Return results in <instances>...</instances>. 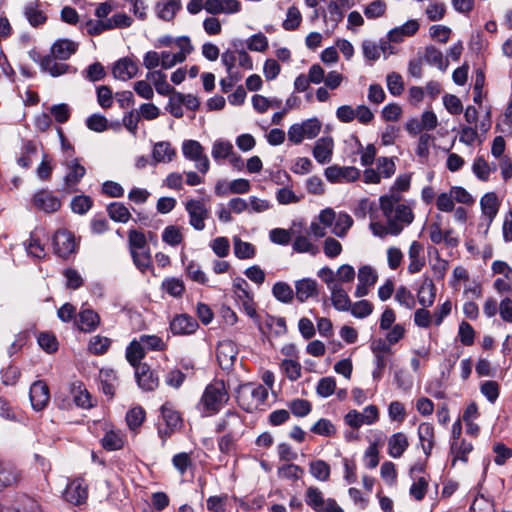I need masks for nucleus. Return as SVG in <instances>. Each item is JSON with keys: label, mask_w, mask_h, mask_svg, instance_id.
<instances>
[{"label": "nucleus", "mask_w": 512, "mask_h": 512, "mask_svg": "<svg viewBox=\"0 0 512 512\" xmlns=\"http://www.w3.org/2000/svg\"><path fill=\"white\" fill-rule=\"evenodd\" d=\"M499 206L500 202L494 192H488L482 196L480 200V207L482 215L487 221L484 231L485 233L488 232L493 220L495 219L499 210Z\"/></svg>", "instance_id": "nucleus-15"}, {"label": "nucleus", "mask_w": 512, "mask_h": 512, "mask_svg": "<svg viewBox=\"0 0 512 512\" xmlns=\"http://www.w3.org/2000/svg\"><path fill=\"white\" fill-rule=\"evenodd\" d=\"M353 219L346 213H341L336 219L332 232L338 237H344L351 228Z\"/></svg>", "instance_id": "nucleus-61"}, {"label": "nucleus", "mask_w": 512, "mask_h": 512, "mask_svg": "<svg viewBox=\"0 0 512 512\" xmlns=\"http://www.w3.org/2000/svg\"><path fill=\"white\" fill-rule=\"evenodd\" d=\"M185 210L189 216V224L197 231L205 229V221L210 211L202 200L190 199L185 203Z\"/></svg>", "instance_id": "nucleus-6"}, {"label": "nucleus", "mask_w": 512, "mask_h": 512, "mask_svg": "<svg viewBox=\"0 0 512 512\" xmlns=\"http://www.w3.org/2000/svg\"><path fill=\"white\" fill-rule=\"evenodd\" d=\"M74 403L80 408L92 407L91 397L89 392L85 389L82 382H74L71 387Z\"/></svg>", "instance_id": "nucleus-36"}, {"label": "nucleus", "mask_w": 512, "mask_h": 512, "mask_svg": "<svg viewBox=\"0 0 512 512\" xmlns=\"http://www.w3.org/2000/svg\"><path fill=\"white\" fill-rule=\"evenodd\" d=\"M181 8V0H160L155 6L158 18L168 22L174 19L176 13Z\"/></svg>", "instance_id": "nucleus-26"}, {"label": "nucleus", "mask_w": 512, "mask_h": 512, "mask_svg": "<svg viewBox=\"0 0 512 512\" xmlns=\"http://www.w3.org/2000/svg\"><path fill=\"white\" fill-rule=\"evenodd\" d=\"M335 390L336 380L331 376L321 378L316 386V393L322 398L331 396L333 393H335Z\"/></svg>", "instance_id": "nucleus-56"}, {"label": "nucleus", "mask_w": 512, "mask_h": 512, "mask_svg": "<svg viewBox=\"0 0 512 512\" xmlns=\"http://www.w3.org/2000/svg\"><path fill=\"white\" fill-rule=\"evenodd\" d=\"M244 423L239 413L234 410H228L221 417L215 427L217 433H231L234 435L243 434Z\"/></svg>", "instance_id": "nucleus-7"}, {"label": "nucleus", "mask_w": 512, "mask_h": 512, "mask_svg": "<svg viewBox=\"0 0 512 512\" xmlns=\"http://www.w3.org/2000/svg\"><path fill=\"white\" fill-rule=\"evenodd\" d=\"M146 78L153 81L155 89L160 95L166 96L174 91V88L167 82L166 74L160 70L149 71Z\"/></svg>", "instance_id": "nucleus-33"}, {"label": "nucleus", "mask_w": 512, "mask_h": 512, "mask_svg": "<svg viewBox=\"0 0 512 512\" xmlns=\"http://www.w3.org/2000/svg\"><path fill=\"white\" fill-rule=\"evenodd\" d=\"M99 380L103 393L109 398H112L116 388V372L112 369H101L99 372Z\"/></svg>", "instance_id": "nucleus-32"}, {"label": "nucleus", "mask_w": 512, "mask_h": 512, "mask_svg": "<svg viewBox=\"0 0 512 512\" xmlns=\"http://www.w3.org/2000/svg\"><path fill=\"white\" fill-rule=\"evenodd\" d=\"M473 450V446L471 443L462 440L460 443L458 441H452L451 443V454L454 456L452 465L455 464L457 460H461L463 462H467V455Z\"/></svg>", "instance_id": "nucleus-46"}, {"label": "nucleus", "mask_w": 512, "mask_h": 512, "mask_svg": "<svg viewBox=\"0 0 512 512\" xmlns=\"http://www.w3.org/2000/svg\"><path fill=\"white\" fill-rule=\"evenodd\" d=\"M324 22L331 26L334 30L337 25L343 20L344 12L340 5L335 1H330L327 5V11L322 14Z\"/></svg>", "instance_id": "nucleus-34"}, {"label": "nucleus", "mask_w": 512, "mask_h": 512, "mask_svg": "<svg viewBox=\"0 0 512 512\" xmlns=\"http://www.w3.org/2000/svg\"><path fill=\"white\" fill-rule=\"evenodd\" d=\"M24 15L30 25L33 27H38L42 24H44L47 20L46 15L38 9V4L35 3H28L24 8Z\"/></svg>", "instance_id": "nucleus-40"}, {"label": "nucleus", "mask_w": 512, "mask_h": 512, "mask_svg": "<svg viewBox=\"0 0 512 512\" xmlns=\"http://www.w3.org/2000/svg\"><path fill=\"white\" fill-rule=\"evenodd\" d=\"M302 21V15L296 6L288 8L286 18L282 23V27L286 31H293L297 29Z\"/></svg>", "instance_id": "nucleus-53"}, {"label": "nucleus", "mask_w": 512, "mask_h": 512, "mask_svg": "<svg viewBox=\"0 0 512 512\" xmlns=\"http://www.w3.org/2000/svg\"><path fill=\"white\" fill-rule=\"evenodd\" d=\"M229 400V393L223 380H214L206 386L197 404L203 417H211L220 412Z\"/></svg>", "instance_id": "nucleus-2"}, {"label": "nucleus", "mask_w": 512, "mask_h": 512, "mask_svg": "<svg viewBox=\"0 0 512 512\" xmlns=\"http://www.w3.org/2000/svg\"><path fill=\"white\" fill-rule=\"evenodd\" d=\"M233 152V145L227 140H217L212 146V157L215 161L226 159Z\"/></svg>", "instance_id": "nucleus-49"}, {"label": "nucleus", "mask_w": 512, "mask_h": 512, "mask_svg": "<svg viewBox=\"0 0 512 512\" xmlns=\"http://www.w3.org/2000/svg\"><path fill=\"white\" fill-rule=\"evenodd\" d=\"M93 205L92 199L87 195H78L71 200V209L74 213L83 215L87 213Z\"/></svg>", "instance_id": "nucleus-59"}, {"label": "nucleus", "mask_w": 512, "mask_h": 512, "mask_svg": "<svg viewBox=\"0 0 512 512\" xmlns=\"http://www.w3.org/2000/svg\"><path fill=\"white\" fill-rule=\"evenodd\" d=\"M425 61L438 67L440 70H445L448 66L447 61L444 60L442 52L434 46H427L424 55Z\"/></svg>", "instance_id": "nucleus-47"}, {"label": "nucleus", "mask_w": 512, "mask_h": 512, "mask_svg": "<svg viewBox=\"0 0 512 512\" xmlns=\"http://www.w3.org/2000/svg\"><path fill=\"white\" fill-rule=\"evenodd\" d=\"M322 124L317 118H310L302 123H295L288 129V139L294 144H300L305 138L313 139L321 131Z\"/></svg>", "instance_id": "nucleus-5"}, {"label": "nucleus", "mask_w": 512, "mask_h": 512, "mask_svg": "<svg viewBox=\"0 0 512 512\" xmlns=\"http://www.w3.org/2000/svg\"><path fill=\"white\" fill-rule=\"evenodd\" d=\"M418 437L424 454L426 457H429L435 444L433 425L430 423H421L418 427Z\"/></svg>", "instance_id": "nucleus-28"}, {"label": "nucleus", "mask_w": 512, "mask_h": 512, "mask_svg": "<svg viewBox=\"0 0 512 512\" xmlns=\"http://www.w3.org/2000/svg\"><path fill=\"white\" fill-rule=\"evenodd\" d=\"M293 251L297 253H309L315 256L319 253V247L313 244L310 239L306 236H297L292 243Z\"/></svg>", "instance_id": "nucleus-44"}, {"label": "nucleus", "mask_w": 512, "mask_h": 512, "mask_svg": "<svg viewBox=\"0 0 512 512\" xmlns=\"http://www.w3.org/2000/svg\"><path fill=\"white\" fill-rule=\"evenodd\" d=\"M329 291L331 293L332 305L337 311L350 310L351 300L349 298L348 293L340 284L338 286H333V288L330 289Z\"/></svg>", "instance_id": "nucleus-31"}, {"label": "nucleus", "mask_w": 512, "mask_h": 512, "mask_svg": "<svg viewBox=\"0 0 512 512\" xmlns=\"http://www.w3.org/2000/svg\"><path fill=\"white\" fill-rule=\"evenodd\" d=\"M236 345L230 341H222L217 347V361L223 370H229L237 359Z\"/></svg>", "instance_id": "nucleus-16"}, {"label": "nucleus", "mask_w": 512, "mask_h": 512, "mask_svg": "<svg viewBox=\"0 0 512 512\" xmlns=\"http://www.w3.org/2000/svg\"><path fill=\"white\" fill-rule=\"evenodd\" d=\"M358 283L373 287L378 279L377 271L370 265L361 266L358 270Z\"/></svg>", "instance_id": "nucleus-51"}, {"label": "nucleus", "mask_w": 512, "mask_h": 512, "mask_svg": "<svg viewBox=\"0 0 512 512\" xmlns=\"http://www.w3.org/2000/svg\"><path fill=\"white\" fill-rule=\"evenodd\" d=\"M128 247L134 265L141 272H145L152 267L150 248L143 232L130 229L128 231Z\"/></svg>", "instance_id": "nucleus-3"}, {"label": "nucleus", "mask_w": 512, "mask_h": 512, "mask_svg": "<svg viewBox=\"0 0 512 512\" xmlns=\"http://www.w3.org/2000/svg\"><path fill=\"white\" fill-rule=\"evenodd\" d=\"M319 294L318 283L311 278H303L295 282L296 299L303 303L309 298L317 297Z\"/></svg>", "instance_id": "nucleus-20"}, {"label": "nucleus", "mask_w": 512, "mask_h": 512, "mask_svg": "<svg viewBox=\"0 0 512 512\" xmlns=\"http://www.w3.org/2000/svg\"><path fill=\"white\" fill-rule=\"evenodd\" d=\"M349 311L354 317L363 319L373 312V305L368 300H360L355 303L351 302Z\"/></svg>", "instance_id": "nucleus-64"}, {"label": "nucleus", "mask_w": 512, "mask_h": 512, "mask_svg": "<svg viewBox=\"0 0 512 512\" xmlns=\"http://www.w3.org/2000/svg\"><path fill=\"white\" fill-rule=\"evenodd\" d=\"M387 6L383 0H374L365 6L363 13L368 19H376L383 16Z\"/></svg>", "instance_id": "nucleus-60"}, {"label": "nucleus", "mask_w": 512, "mask_h": 512, "mask_svg": "<svg viewBox=\"0 0 512 512\" xmlns=\"http://www.w3.org/2000/svg\"><path fill=\"white\" fill-rule=\"evenodd\" d=\"M162 289L170 296L180 298L185 292V285L179 278L168 277L163 280Z\"/></svg>", "instance_id": "nucleus-43"}, {"label": "nucleus", "mask_w": 512, "mask_h": 512, "mask_svg": "<svg viewBox=\"0 0 512 512\" xmlns=\"http://www.w3.org/2000/svg\"><path fill=\"white\" fill-rule=\"evenodd\" d=\"M29 396L33 409L41 411L50 400L48 385L42 380L35 381L30 387Z\"/></svg>", "instance_id": "nucleus-13"}, {"label": "nucleus", "mask_w": 512, "mask_h": 512, "mask_svg": "<svg viewBox=\"0 0 512 512\" xmlns=\"http://www.w3.org/2000/svg\"><path fill=\"white\" fill-rule=\"evenodd\" d=\"M100 323L99 315L90 308H82L79 312L78 320L76 324L78 328L83 332L94 331Z\"/></svg>", "instance_id": "nucleus-27"}, {"label": "nucleus", "mask_w": 512, "mask_h": 512, "mask_svg": "<svg viewBox=\"0 0 512 512\" xmlns=\"http://www.w3.org/2000/svg\"><path fill=\"white\" fill-rule=\"evenodd\" d=\"M281 369L291 381H296L301 377V364L292 359H284L281 362Z\"/></svg>", "instance_id": "nucleus-58"}, {"label": "nucleus", "mask_w": 512, "mask_h": 512, "mask_svg": "<svg viewBox=\"0 0 512 512\" xmlns=\"http://www.w3.org/2000/svg\"><path fill=\"white\" fill-rule=\"evenodd\" d=\"M408 447L409 441L403 432L394 433L388 439V454L392 458H400Z\"/></svg>", "instance_id": "nucleus-29"}, {"label": "nucleus", "mask_w": 512, "mask_h": 512, "mask_svg": "<svg viewBox=\"0 0 512 512\" xmlns=\"http://www.w3.org/2000/svg\"><path fill=\"white\" fill-rule=\"evenodd\" d=\"M111 340L105 336L96 335L89 341L88 349L94 355H102L107 352Z\"/></svg>", "instance_id": "nucleus-54"}, {"label": "nucleus", "mask_w": 512, "mask_h": 512, "mask_svg": "<svg viewBox=\"0 0 512 512\" xmlns=\"http://www.w3.org/2000/svg\"><path fill=\"white\" fill-rule=\"evenodd\" d=\"M305 501L314 511L320 512L326 502L321 490L317 487L310 486L305 493Z\"/></svg>", "instance_id": "nucleus-41"}, {"label": "nucleus", "mask_w": 512, "mask_h": 512, "mask_svg": "<svg viewBox=\"0 0 512 512\" xmlns=\"http://www.w3.org/2000/svg\"><path fill=\"white\" fill-rule=\"evenodd\" d=\"M234 254L239 259H251L256 254V249L253 244L242 241L239 237H234Z\"/></svg>", "instance_id": "nucleus-45"}, {"label": "nucleus", "mask_w": 512, "mask_h": 512, "mask_svg": "<svg viewBox=\"0 0 512 512\" xmlns=\"http://www.w3.org/2000/svg\"><path fill=\"white\" fill-rule=\"evenodd\" d=\"M33 204L37 209L46 213L56 212L61 207V201L51 191L41 190L33 196Z\"/></svg>", "instance_id": "nucleus-17"}, {"label": "nucleus", "mask_w": 512, "mask_h": 512, "mask_svg": "<svg viewBox=\"0 0 512 512\" xmlns=\"http://www.w3.org/2000/svg\"><path fill=\"white\" fill-rule=\"evenodd\" d=\"M160 411L162 420L167 427H171L172 429L176 430L181 428L182 418L180 416V413L174 408L172 403H164L161 406Z\"/></svg>", "instance_id": "nucleus-30"}, {"label": "nucleus", "mask_w": 512, "mask_h": 512, "mask_svg": "<svg viewBox=\"0 0 512 512\" xmlns=\"http://www.w3.org/2000/svg\"><path fill=\"white\" fill-rule=\"evenodd\" d=\"M32 59L39 63L40 68L43 72L50 74L52 77H59L66 73H69L71 70V66L69 64L63 62H57V58H54L52 55H46L43 57H32Z\"/></svg>", "instance_id": "nucleus-14"}, {"label": "nucleus", "mask_w": 512, "mask_h": 512, "mask_svg": "<svg viewBox=\"0 0 512 512\" xmlns=\"http://www.w3.org/2000/svg\"><path fill=\"white\" fill-rule=\"evenodd\" d=\"M185 270H186L187 276L192 281L197 282L199 284H203V285L207 284L208 278L198 263H196L194 261H190L187 264Z\"/></svg>", "instance_id": "nucleus-63"}, {"label": "nucleus", "mask_w": 512, "mask_h": 512, "mask_svg": "<svg viewBox=\"0 0 512 512\" xmlns=\"http://www.w3.org/2000/svg\"><path fill=\"white\" fill-rule=\"evenodd\" d=\"M172 464L179 474L183 476L192 467L193 462L188 453L181 452L172 457Z\"/></svg>", "instance_id": "nucleus-62"}, {"label": "nucleus", "mask_w": 512, "mask_h": 512, "mask_svg": "<svg viewBox=\"0 0 512 512\" xmlns=\"http://www.w3.org/2000/svg\"><path fill=\"white\" fill-rule=\"evenodd\" d=\"M144 419L145 410L140 406L131 408L126 414V422L131 430L138 429L142 425Z\"/></svg>", "instance_id": "nucleus-55"}, {"label": "nucleus", "mask_w": 512, "mask_h": 512, "mask_svg": "<svg viewBox=\"0 0 512 512\" xmlns=\"http://www.w3.org/2000/svg\"><path fill=\"white\" fill-rule=\"evenodd\" d=\"M21 480V471L9 462L0 461V490L12 487Z\"/></svg>", "instance_id": "nucleus-22"}, {"label": "nucleus", "mask_w": 512, "mask_h": 512, "mask_svg": "<svg viewBox=\"0 0 512 512\" xmlns=\"http://www.w3.org/2000/svg\"><path fill=\"white\" fill-rule=\"evenodd\" d=\"M124 435L120 431L111 430L102 439V446L108 451H115L123 448Z\"/></svg>", "instance_id": "nucleus-42"}, {"label": "nucleus", "mask_w": 512, "mask_h": 512, "mask_svg": "<svg viewBox=\"0 0 512 512\" xmlns=\"http://www.w3.org/2000/svg\"><path fill=\"white\" fill-rule=\"evenodd\" d=\"M182 152L185 158L195 161L204 154V149L196 140H185L182 144Z\"/></svg>", "instance_id": "nucleus-48"}, {"label": "nucleus", "mask_w": 512, "mask_h": 512, "mask_svg": "<svg viewBox=\"0 0 512 512\" xmlns=\"http://www.w3.org/2000/svg\"><path fill=\"white\" fill-rule=\"evenodd\" d=\"M65 166L67 168V173L64 177V190L67 192H76V186L79 184L81 179L86 174V169L84 166L80 164L78 158L71 159L66 161Z\"/></svg>", "instance_id": "nucleus-10"}, {"label": "nucleus", "mask_w": 512, "mask_h": 512, "mask_svg": "<svg viewBox=\"0 0 512 512\" xmlns=\"http://www.w3.org/2000/svg\"><path fill=\"white\" fill-rule=\"evenodd\" d=\"M273 296L280 302L289 304L293 301L295 292L292 287L283 281L276 282L272 287Z\"/></svg>", "instance_id": "nucleus-38"}, {"label": "nucleus", "mask_w": 512, "mask_h": 512, "mask_svg": "<svg viewBox=\"0 0 512 512\" xmlns=\"http://www.w3.org/2000/svg\"><path fill=\"white\" fill-rule=\"evenodd\" d=\"M37 153L36 144L31 141H25L22 147L21 156L17 159L19 166L29 168L32 164V156Z\"/></svg>", "instance_id": "nucleus-50"}, {"label": "nucleus", "mask_w": 512, "mask_h": 512, "mask_svg": "<svg viewBox=\"0 0 512 512\" xmlns=\"http://www.w3.org/2000/svg\"><path fill=\"white\" fill-rule=\"evenodd\" d=\"M64 499L74 505L84 503L88 497L87 485L81 478L70 481L63 493Z\"/></svg>", "instance_id": "nucleus-11"}, {"label": "nucleus", "mask_w": 512, "mask_h": 512, "mask_svg": "<svg viewBox=\"0 0 512 512\" xmlns=\"http://www.w3.org/2000/svg\"><path fill=\"white\" fill-rule=\"evenodd\" d=\"M310 473L319 481H327L330 476V466L323 460L312 461L309 465Z\"/></svg>", "instance_id": "nucleus-52"}, {"label": "nucleus", "mask_w": 512, "mask_h": 512, "mask_svg": "<svg viewBox=\"0 0 512 512\" xmlns=\"http://www.w3.org/2000/svg\"><path fill=\"white\" fill-rule=\"evenodd\" d=\"M54 252L59 257L66 259L76 250L74 235L67 230H58L53 236Z\"/></svg>", "instance_id": "nucleus-8"}, {"label": "nucleus", "mask_w": 512, "mask_h": 512, "mask_svg": "<svg viewBox=\"0 0 512 512\" xmlns=\"http://www.w3.org/2000/svg\"><path fill=\"white\" fill-rule=\"evenodd\" d=\"M170 331L173 335H190L199 327L197 320L188 314L176 315L170 321Z\"/></svg>", "instance_id": "nucleus-12"}, {"label": "nucleus", "mask_w": 512, "mask_h": 512, "mask_svg": "<svg viewBox=\"0 0 512 512\" xmlns=\"http://www.w3.org/2000/svg\"><path fill=\"white\" fill-rule=\"evenodd\" d=\"M334 141L330 136L319 138L312 150L313 157L320 164L331 162L333 155Z\"/></svg>", "instance_id": "nucleus-18"}, {"label": "nucleus", "mask_w": 512, "mask_h": 512, "mask_svg": "<svg viewBox=\"0 0 512 512\" xmlns=\"http://www.w3.org/2000/svg\"><path fill=\"white\" fill-rule=\"evenodd\" d=\"M175 153L170 142L161 141L154 145L152 155L156 162H170L175 156Z\"/></svg>", "instance_id": "nucleus-37"}, {"label": "nucleus", "mask_w": 512, "mask_h": 512, "mask_svg": "<svg viewBox=\"0 0 512 512\" xmlns=\"http://www.w3.org/2000/svg\"><path fill=\"white\" fill-rule=\"evenodd\" d=\"M135 377L138 385L143 390L152 391L158 386V377L154 375L146 363L135 369Z\"/></svg>", "instance_id": "nucleus-24"}, {"label": "nucleus", "mask_w": 512, "mask_h": 512, "mask_svg": "<svg viewBox=\"0 0 512 512\" xmlns=\"http://www.w3.org/2000/svg\"><path fill=\"white\" fill-rule=\"evenodd\" d=\"M162 240L171 246L181 244L183 241V235L180 228L175 225L167 226L162 233Z\"/></svg>", "instance_id": "nucleus-57"}, {"label": "nucleus", "mask_w": 512, "mask_h": 512, "mask_svg": "<svg viewBox=\"0 0 512 512\" xmlns=\"http://www.w3.org/2000/svg\"><path fill=\"white\" fill-rule=\"evenodd\" d=\"M107 213L109 217L120 223H127L131 218L130 211L128 208L120 202H113L107 206Z\"/></svg>", "instance_id": "nucleus-39"}, {"label": "nucleus", "mask_w": 512, "mask_h": 512, "mask_svg": "<svg viewBox=\"0 0 512 512\" xmlns=\"http://www.w3.org/2000/svg\"><path fill=\"white\" fill-rule=\"evenodd\" d=\"M79 44L70 39H58L51 47V55L60 61L68 60L78 50Z\"/></svg>", "instance_id": "nucleus-21"}, {"label": "nucleus", "mask_w": 512, "mask_h": 512, "mask_svg": "<svg viewBox=\"0 0 512 512\" xmlns=\"http://www.w3.org/2000/svg\"><path fill=\"white\" fill-rule=\"evenodd\" d=\"M112 73L116 79L126 81L137 75L138 66L132 59L124 57L114 64Z\"/></svg>", "instance_id": "nucleus-19"}, {"label": "nucleus", "mask_w": 512, "mask_h": 512, "mask_svg": "<svg viewBox=\"0 0 512 512\" xmlns=\"http://www.w3.org/2000/svg\"><path fill=\"white\" fill-rule=\"evenodd\" d=\"M268 397V390L260 385L246 383L237 390V402L242 409L252 412L263 405Z\"/></svg>", "instance_id": "nucleus-4"}, {"label": "nucleus", "mask_w": 512, "mask_h": 512, "mask_svg": "<svg viewBox=\"0 0 512 512\" xmlns=\"http://www.w3.org/2000/svg\"><path fill=\"white\" fill-rule=\"evenodd\" d=\"M436 287L433 280L425 276L417 292L418 303L422 307H431L435 301Z\"/></svg>", "instance_id": "nucleus-25"}, {"label": "nucleus", "mask_w": 512, "mask_h": 512, "mask_svg": "<svg viewBox=\"0 0 512 512\" xmlns=\"http://www.w3.org/2000/svg\"><path fill=\"white\" fill-rule=\"evenodd\" d=\"M380 208L386 219V226L379 223H371L370 227L375 235L390 234L397 236L403 229L410 225L414 219L412 209L400 203L395 195H384L379 199Z\"/></svg>", "instance_id": "nucleus-1"}, {"label": "nucleus", "mask_w": 512, "mask_h": 512, "mask_svg": "<svg viewBox=\"0 0 512 512\" xmlns=\"http://www.w3.org/2000/svg\"><path fill=\"white\" fill-rule=\"evenodd\" d=\"M145 356V349L139 340H133L126 348V359L135 369L143 365L141 360Z\"/></svg>", "instance_id": "nucleus-35"}, {"label": "nucleus", "mask_w": 512, "mask_h": 512, "mask_svg": "<svg viewBox=\"0 0 512 512\" xmlns=\"http://www.w3.org/2000/svg\"><path fill=\"white\" fill-rule=\"evenodd\" d=\"M408 257L410 263L407 270L410 274L420 272L425 266L426 260L423 256V245L418 241H413L409 247Z\"/></svg>", "instance_id": "nucleus-23"}, {"label": "nucleus", "mask_w": 512, "mask_h": 512, "mask_svg": "<svg viewBox=\"0 0 512 512\" xmlns=\"http://www.w3.org/2000/svg\"><path fill=\"white\" fill-rule=\"evenodd\" d=\"M324 175L331 183L354 182L360 177V171L354 166L332 165L325 169Z\"/></svg>", "instance_id": "nucleus-9"}]
</instances>
